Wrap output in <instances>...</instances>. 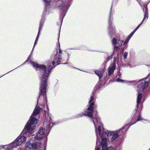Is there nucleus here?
<instances>
[{"label":"nucleus","mask_w":150,"mask_h":150,"mask_svg":"<svg viewBox=\"0 0 150 150\" xmlns=\"http://www.w3.org/2000/svg\"><path fill=\"white\" fill-rule=\"evenodd\" d=\"M148 83L144 79L140 80L138 83V91H142L144 90L147 86Z\"/></svg>","instance_id":"obj_6"},{"label":"nucleus","mask_w":150,"mask_h":150,"mask_svg":"<svg viewBox=\"0 0 150 150\" xmlns=\"http://www.w3.org/2000/svg\"><path fill=\"white\" fill-rule=\"evenodd\" d=\"M134 32L133 31L131 33V34L129 35V37L130 38H131L133 35L134 34Z\"/></svg>","instance_id":"obj_17"},{"label":"nucleus","mask_w":150,"mask_h":150,"mask_svg":"<svg viewBox=\"0 0 150 150\" xmlns=\"http://www.w3.org/2000/svg\"><path fill=\"white\" fill-rule=\"evenodd\" d=\"M128 54L127 52H125L124 55V57L125 59H126Z\"/></svg>","instance_id":"obj_16"},{"label":"nucleus","mask_w":150,"mask_h":150,"mask_svg":"<svg viewBox=\"0 0 150 150\" xmlns=\"http://www.w3.org/2000/svg\"><path fill=\"white\" fill-rule=\"evenodd\" d=\"M139 117L137 120V121H139Z\"/></svg>","instance_id":"obj_26"},{"label":"nucleus","mask_w":150,"mask_h":150,"mask_svg":"<svg viewBox=\"0 0 150 150\" xmlns=\"http://www.w3.org/2000/svg\"><path fill=\"white\" fill-rule=\"evenodd\" d=\"M96 133H97V141H98V140L99 141V137H98V133L97 131H96Z\"/></svg>","instance_id":"obj_20"},{"label":"nucleus","mask_w":150,"mask_h":150,"mask_svg":"<svg viewBox=\"0 0 150 150\" xmlns=\"http://www.w3.org/2000/svg\"><path fill=\"white\" fill-rule=\"evenodd\" d=\"M61 59L58 58V62L59 61V60H60Z\"/></svg>","instance_id":"obj_27"},{"label":"nucleus","mask_w":150,"mask_h":150,"mask_svg":"<svg viewBox=\"0 0 150 150\" xmlns=\"http://www.w3.org/2000/svg\"><path fill=\"white\" fill-rule=\"evenodd\" d=\"M147 16H148V13L147 12H146L145 13V14H144V17L143 20H145L146 18L147 19L148 18Z\"/></svg>","instance_id":"obj_13"},{"label":"nucleus","mask_w":150,"mask_h":150,"mask_svg":"<svg viewBox=\"0 0 150 150\" xmlns=\"http://www.w3.org/2000/svg\"><path fill=\"white\" fill-rule=\"evenodd\" d=\"M41 87H42L41 83V86H40V95L39 97V99L41 97V95H42L43 97L46 92L45 91H46V86H45V89H44H44L42 88V91L40 90V89H41L40 88H41ZM38 100H39V99H38Z\"/></svg>","instance_id":"obj_9"},{"label":"nucleus","mask_w":150,"mask_h":150,"mask_svg":"<svg viewBox=\"0 0 150 150\" xmlns=\"http://www.w3.org/2000/svg\"><path fill=\"white\" fill-rule=\"evenodd\" d=\"M44 1H45V0H44Z\"/></svg>","instance_id":"obj_28"},{"label":"nucleus","mask_w":150,"mask_h":150,"mask_svg":"<svg viewBox=\"0 0 150 150\" xmlns=\"http://www.w3.org/2000/svg\"><path fill=\"white\" fill-rule=\"evenodd\" d=\"M31 140L30 142H27L25 144L26 150H35L41 145L40 142H38L33 138Z\"/></svg>","instance_id":"obj_3"},{"label":"nucleus","mask_w":150,"mask_h":150,"mask_svg":"<svg viewBox=\"0 0 150 150\" xmlns=\"http://www.w3.org/2000/svg\"><path fill=\"white\" fill-rule=\"evenodd\" d=\"M114 49L116 50H118V46H115L114 47Z\"/></svg>","instance_id":"obj_19"},{"label":"nucleus","mask_w":150,"mask_h":150,"mask_svg":"<svg viewBox=\"0 0 150 150\" xmlns=\"http://www.w3.org/2000/svg\"><path fill=\"white\" fill-rule=\"evenodd\" d=\"M137 29H138L137 28H136L134 30V31H133V32H134L135 33V32L137 30Z\"/></svg>","instance_id":"obj_23"},{"label":"nucleus","mask_w":150,"mask_h":150,"mask_svg":"<svg viewBox=\"0 0 150 150\" xmlns=\"http://www.w3.org/2000/svg\"><path fill=\"white\" fill-rule=\"evenodd\" d=\"M117 81L118 82H125V81H123L121 79H120L119 78H118L117 79Z\"/></svg>","instance_id":"obj_15"},{"label":"nucleus","mask_w":150,"mask_h":150,"mask_svg":"<svg viewBox=\"0 0 150 150\" xmlns=\"http://www.w3.org/2000/svg\"><path fill=\"white\" fill-rule=\"evenodd\" d=\"M130 38L129 37V36H128V37L127 38L125 42H128Z\"/></svg>","instance_id":"obj_18"},{"label":"nucleus","mask_w":150,"mask_h":150,"mask_svg":"<svg viewBox=\"0 0 150 150\" xmlns=\"http://www.w3.org/2000/svg\"><path fill=\"white\" fill-rule=\"evenodd\" d=\"M99 149L100 148L98 146L96 148V150H99Z\"/></svg>","instance_id":"obj_22"},{"label":"nucleus","mask_w":150,"mask_h":150,"mask_svg":"<svg viewBox=\"0 0 150 150\" xmlns=\"http://www.w3.org/2000/svg\"><path fill=\"white\" fill-rule=\"evenodd\" d=\"M55 60H54V61L52 62V64L53 65H54V63H55Z\"/></svg>","instance_id":"obj_21"},{"label":"nucleus","mask_w":150,"mask_h":150,"mask_svg":"<svg viewBox=\"0 0 150 150\" xmlns=\"http://www.w3.org/2000/svg\"><path fill=\"white\" fill-rule=\"evenodd\" d=\"M45 129L41 127L38 131L35 136L34 137L33 139L36 140L38 142H40L39 140L43 139L44 137V134L45 133Z\"/></svg>","instance_id":"obj_5"},{"label":"nucleus","mask_w":150,"mask_h":150,"mask_svg":"<svg viewBox=\"0 0 150 150\" xmlns=\"http://www.w3.org/2000/svg\"><path fill=\"white\" fill-rule=\"evenodd\" d=\"M141 24V23H140V24H139L137 26V29H138V28H139V27H140V25Z\"/></svg>","instance_id":"obj_24"},{"label":"nucleus","mask_w":150,"mask_h":150,"mask_svg":"<svg viewBox=\"0 0 150 150\" xmlns=\"http://www.w3.org/2000/svg\"><path fill=\"white\" fill-rule=\"evenodd\" d=\"M116 42V39L115 38H114L112 41V44L113 45H115Z\"/></svg>","instance_id":"obj_14"},{"label":"nucleus","mask_w":150,"mask_h":150,"mask_svg":"<svg viewBox=\"0 0 150 150\" xmlns=\"http://www.w3.org/2000/svg\"><path fill=\"white\" fill-rule=\"evenodd\" d=\"M142 97V94L141 93H139L138 95L137 100V108L138 107L140 103Z\"/></svg>","instance_id":"obj_8"},{"label":"nucleus","mask_w":150,"mask_h":150,"mask_svg":"<svg viewBox=\"0 0 150 150\" xmlns=\"http://www.w3.org/2000/svg\"><path fill=\"white\" fill-rule=\"evenodd\" d=\"M33 65L34 67H36L38 68H39L40 71H44V73L41 80V83L42 87L40 90L42 91V88L44 90L45 86L47 85V78L49 76L51 70L53 68V67L50 65H49L48 67L47 70L46 66L44 65H39L35 63L33 64Z\"/></svg>","instance_id":"obj_2"},{"label":"nucleus","mask_w":150,"mask_h":150,"mask_svg":"<svg viewBox=\"0 0 150 150\" xmlns=\"http://www.w3.org/2000/svg\"><path fill=\"white\" fill-rule=\"evenodd\" d=\"M95 72L97 75L99 76L100 78L103 76V72L102 71H99L97 70H96Z\"/></svg>","instance_id":"obj_11"},{"label":"nucleus","mask_w":150,"mask_h":150,"mask_svg":"<svg viewBox=\"0 0 150 150\" xmlns=\"http://www.w3.org/2000/svg\"><path fill=\"white\" fill-rule=\"evenodd\" d=\"M141 24V23H140V24H139L137 26V29H138V28H139V27H140V25Z\"/></svg>","instance_id":"obj_25"},{"label":"nucleus","mask_w":150,"mask_h":150,"mask_svg":"<svg viewBox=\"0 0 150 150\" xmlns=\"http://www.w3.org/2000/svg\"><path fill=\"white\" fill-rule=\"evenodd\" d=\"M93 121L95 126H96V125H98L100 123V120L97 117L93 118Z\"/></svg>","instance_id":"obj_10"},{"label":"nucleus","mask_w":150,"mask_h":150,"mask_svg":"<svg viewBox=\"0 0 150 150\" xmlns=\"http://www.w3.org/2000/svg\"><path fill=\"white\" fill-rule=\"evenodd\" d=\"M40 110V107L37 106L23 129L22 133L14 141L6 150H11L13 148L21 144L26 140L27 136H29L33 132L35 129V124H37L38 120L36 118L37 115L39 114Z\"/></svg>","instance_id":"obj_1"},{"label":"nucleus","mask_w":150,"mask_h":150,"mask_svg":"<svg viewBox=\"0 0 150 150\" xmlns=\"http://www.w3.org/2000/svg\"><path fill=\"white\" fill-rule=\"evenodd\" d=\"M115 63L113 64L112 65L110 66L108 68V74L110 76L113 73L115 69Z\"/></svg>","instance_id":"obj_7"},{"label":"nucleus","mask_w":150,"mask_h":150,"mask_svg":"<svg viewBox=\"0 0 150 150\" xmlns=\"http://www.w3.org/2000/svg\"><path fill=\"white\" fill-rule=\"evenodd\" d=\"M94 97L91 96L90 100L89 101V103L90 104L89 107L88 108L87 110L84 113L85 115H87L89 117H92L93 116V112L94 107Z\"/></svg>","instance_id":"obj_4"},{"label":"nucleus","mask_w":150,"mask_h":150,"mask_svg":"<svg viewBox=\"0 0 150 150\" xmlns=\"http://www.w3.org/2000/svg\"><path fill=\"white\" fill-rule=\"evenodd\" d=\"M40 31V30L39 31L38 35H37V37L36 38V39L35 40V43H34V46H35V45L36 44L38 40V37H39V35Z\"/></svg>","instance_id":"obj_12"}]
</instances>
